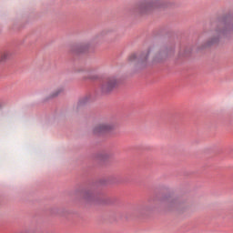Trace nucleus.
Wrapping results in <instances>:
<instances>
[{"label": "nucleus", "instance_id": "9d476101", "mask_svg": "<svg viewBox=\"0 0 233 233\" xmlns=\"http://www.w3.org/2000/svg\"><path fill=\"white\" fill-rule=\"evenodd\" d=\"M90 196H91L90 193H86V195H85L86 199H88L90 198Z\"/></svg>", "mask_w": 233, "mask_h": 233}, {"label": "nucleus", "instance_id": "9b49d317", "mask_svg": "<svg viewBox=\"0 0 233 233\" xmlns=\"http://www.w3.org/2000/svg\"><path fill=\"white\" fill-rule=\"evenodd\" d=\"M80 52H85V47H83L82 49H80Z\"/></svg>", "mask_w": 233, "mask_h": 233}, {"label": "nucleus", "instance_id": "39448f33", "mask_svg": "<svg viewBox=\"0 0 233 233\" xmlns=\"http://www.w3.org/2000/svg\"><path fill=\"white\" fill-rule=\"evenodd\" d=\"M152 54V51H148L147 53H144L141 56L137 54H133L129 56V61L131 63H134V61H138V63H145L147 59H148V56Z\"/></svg>", "mask_w": 233, "mask_h": 233}, {"label": "nucleus", "instance_id": "20e7f679", "mask_svg": "<svg viewBox=\"0 0 233 233\" xmlns=\"http://www.w3.org/2000/svg\"><path fill=\"white\" fill-rule=\"evenodd\" d=\"M116 85H117V81L115 77L107 78L102 86V91L106 94L108 92H112V90H114V88L116 87Z\"/></svg>", "mask_w": 233, "mask_h": 233}, {"label": "nucleus", "instance_id": "0eeeda50", "mask_svg": "<svg viewBox=\"0 0 233 233\" xmlns=\"http://www.w3.org/2000/svg\"><path fill=\"white\" fill-rule=\"evenodd\" d=\"M12 56L10 51H3L0 53V63H5V61H8Z\"/></svg>", "mask_w": 233, "mask_h": 233}, {"label": "nucleus", "instance_id": "7ed1b4c3", "mask_svg": "<svg viewBox=\"0 0 233 233\" xmlns=\"http://www.w3.org/2000/svg\"><path fill=\"white\" fill-rule=\"evenodd\" d=\"M227 28H218L214 31L212 37H210L206 43L205 46H214V45H218L219 43V39L223 37V35L226 34Z\"/></svg>", "mask_w": 233, "mask_h": 233}, {"label": "nucleus", "instance_id": "6e6552de", "mask_svg": "<svg viewBox=\"0 0 233 233\" xmlns=\"http://www.w3.org/2000/svg\"><path fill=\"white\" fill-rule=\"evenodd\" d=\"M167 207H172L173 205H177V200L174 198H168L167 201Z\"/></svg>", "mask_w": 233, "mask_h": 233}, {"label": "nucleus", "instance_id": "423d86ee", "mask_svg": "<svg viewBox=\"0 0 233 233\" xmlns=\"http://www.w3.org/2000/svg\"><path fill=\"white\" fill-rule=\"evenodd\" d=\"M170 54H172V50L164 49L155 56L154 61H156L157 63H159V61H163V59L168 57Z\"/></svg>", "mask_w": 233, "mask_h": 233}, {"label": "nucleus", "instance_id": "f03ea898", "mask_svg": "<svg viewBox=\"0 0 233 233\" xmlns=\"http://www.w3.org/2000/svg\"><path fill=\"white\" fill-rule=\"evenodd\" d=\"M114 130H116V125L112 123H102L97 124L92 128L94 136H112Z\"/></svg>", "mask_w": 233, "mask_h": 233}, {"label": "nucleus", "instance_id": "f257e3e1", "mask_svg": "<svg viewBox=\"0 0 233 233\" xmlns=\"http://www.w3.org/2000/svg\"><path fill=\"white\" fill-rule=\"evenodd\" d=\"M163 5V0H142L136 5L134 10L140 15H147L156 8H161Z\"/></svg>", "mask_w": 233, "mask_h": 233}, {"label": "nucleus", "instance_id": "1a4fd4ad", "mask_svg": "<svg viewBox=\"0 0 233 233\" xmlns=\"http://www.w3.org/2000/svg\"><path fill=\"white\" fill-rule=\"evenodd\" d=\"M61 92H63V88L57 89L56 91H55V92L51 95V97H57V96H58L59 94H61Z\"/></svg>", "mask_w": 233, "mask_h": 233}]
</instances>
